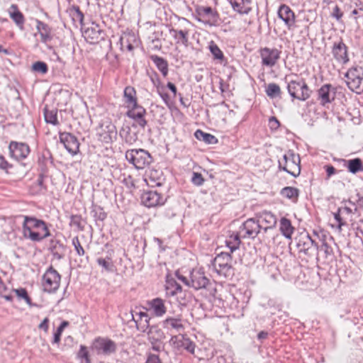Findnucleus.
Returning a JSON list of instances; mask_svg holds the SVG:
<instances>
[{
    "label": "nucleus",
    "instance_id": "f257e3e1",
    "mask_svg": "<svg viewBox=\"0 0 363 363\" xmlns=\"http://www.w3.org/2000/svg\"><path fill=\"white\" fill-rule=\"evenodd\" d=\"M23 218L22 223L23 235L33 242H40L50 236L46 223L33 216H21Z\"/></svg>",
    "mask_w": 363,
    "mask_h": 363
},
{
    "label": "nucleus",
    "instance_id": "f03ea898",
    "mask_svg": "<svg viewBox=\"0 0 363 363\" xmlns=\"http://www.w3.org/2000/svg\"><path fill=\"white\" fill-rule=\"evenodd\" d=\"M287 91L293 99L303 101L309 99L312 93L303 79L289 81L287 82Z\"/></svg>",
    "mask_w": 363,
    "mask_h": 363
},
{
    "label": "nucleus",
    "instance_id": "7ed1b4c3",
    "mask_svg": "<svg viewBox=\"0 0 363 363\" xmlns=\"http://www.w3.org/2000/svg\"><path fill=\"white\" fill-rule=\"evenodd\" d=\"M126 160L138 169H143L152 162L150 154L143 149H133L125 152Z\"/></svg>",
    "mask_w": 363,
    "mask_h": 363
},
{
    "label": "nucleus",
    "instance_id": "20e7f679",
    "mask_svg": "<svg viewBox=\"0 0 363 363\" xmlns=\"http://www.w3.org/2000/svg\"><path fill=\"white\" fill-rule=\"evenodd\" d=\"M347 78L346 83L348 88L356 92L361 94L363 92V67L360 66H354L349 69L345 74Z\"/></svg>",
    "mask_w": 363,
    "mask_h": 363
},
{
    "label": "nucleus",
    "instance_id": "39448f33",
    "mask_svg": "<svg viewBox=\"0 0 363 363\" xmlns=\"http://www.w3.org/2000/svg\"><path fill=\"white\" fill-rule=\"evenodd\" d=\"M232 256L229 252H220L213 259L212 264L220 275L228 277L232 274Z\"/></svg>",
    "mask_w": 363,
    "mask_h": 363
},
{
    "label": "nucleus",
    "instance_id": "423d86ee",
    "mask_svg": "<svg viewBox=\"0 0 363 363\" xmlns=\"http://www.w3.org/2000/svg\"><path fill=\"white\" fill-rule=\"evenodd\" d=\"M60 274L50 266L43 276V290L48 293L55 292L60 287Z\"/></svg>",
    "mask_w": 363,
    "mask_h": 363
},
{
    "label": "nucleus",
    "instance_id": "0eeeda50",
    "mask_svg": "<svg viewBox=\"0 0 363 363\" xmlns=\"http://www.w3.org/2000/svg\"><path fill=\"white\" fill-rule=\"evenodd\" d=\"M262 230V225L255 216V218H248L240 227L239 233H242L243 238L255 239Z\"/></svg>",
    "mask_w": 363,
    "mask_h": 363
},
{
    "label": "nucleus",
    "instance_id": "6e6552de",
    "mask_svg": "<svg viewBox=\"0 0 363 363\" xmlns=\"http://www.w3.org/2000/svg\"><path fill=\"white\" fill-rule=\"evenodd\" d=\"M296 247L300 252L311 256L318 250L317 243L311 238L308 233H301L296 238Z\"/></svg>",
    "mask_w": 363,
    "mask_h": 363
},
{
    "label": "nucleus",
    "instance_id": "1a4fd4ad",
    "mask_svg": "<svg viewBox=\"0 0 363 363\" xmlns=\"http://www.w3.org/2000/svg\"><path fill=\"white\" fill-rule=\"evenodd\" d=\"M196 13L200 16L197 20L210 26H216L218 20V13L210 6H199L196 8Z\"/></svg>",
    "mask_w": 363,
    "mask_h": 363
},
{
    "label": "nucleus",
    "instance_id": "9d476101",
    "mask_svg": "<svg viewBox=\"0 0 363 363\" xmlns=\"http://www.w3.org/2000/svg\"><path fill=\"white\" fill-rule=\"evenodd\" d=\"M93 349L98 354L109 356L116 352L117 346L116 342L110 339L98 337L93 343Z\"/></svg>",
    "mask_w": 363,
    "mask_h": 363
},
{
    "label": "nucleus",
    "instance_id": "9b49d317",
    "mask_svg": "<svg viewBox=\"0 0 363 363\" xmlns=\"http://www.w3.org/2000/svg\"><path fill=\"white\" fill-rule=\"evenodd\" d=\"M284 166L283 170L296 177L301 173L300 158L298 155L289 151L284 155Z\"/></svg>",
    "mask_w": 363,
    "mask_h": 363
},
{
    "label": "nucleus",
    "instance_id": "f8f14e48",
    "mask_svg": "<svg viewBox=\"0 0 363 363\" xmlns=\"http://www.w3.org/2000/svg\"><path fill=\"white\" fill-rule=\"evenodd\" d=\"M281 53V51L277 48H269L267 47L261 48L259 54L262 65L269 67H274L280 58Z\"/></svg>",
    "mask_w": 363,
    "mask_h": 363
},
{
    "label": "nucleus",
    "instance_id": "ddd939ff",
    "mask_svg": "<svg viewBox=\"0 0 363 363\" xmlns=\"http://www.w3.org/2000/svg\"><path fill=\"white\" fill-rule=\"evenodd\" d=\"M210 284L209 279L201 270L193 269L190 273V287L196 290L206 289Z\"/></svg>",
    "mask_w": 363,
    "mask_h": 363
},
{
    "label": "nucleus",
    "instance_id": "4468645a",
    "mask_svg": "<svg viewBox=\"0 0 363 363\" xmlns=\"http://www.w3.org/2000/svg\"><path fill=\"white\" fill-rule=\"evenodd\" d=\"M60 140L72 155H75L79 152V143L74 135L69 133H60Z\"/></svg>",
    "mask_w": 363,
    "mask_h": 363
},
{
    "label": "nucleus",
    "instance_id": "2eb2a0df",
    "mask_svg": "<svg viewBox=\"0 0 363 363\" xmlns=\"http://www.w3.org/2000/svg\"><path fill=\"white\" fill-rule=\"evenodd\" d=\"M336 89L330 84H323L318 90V100L320 104L325 106L335 99Z\"/></svg>",
    "mask_w": 363,
    "mask_h": 363
},
{
    "label": "nucleus",
    "instance_id": "dca6fc26",
    "mask_svg": "<svg viewBox=\"0 0 363 363\" xmlns=\"http://www.w3.org/2000/svg\"><path fill=\"white\" fill-rule=\"evenodd\" d=\"M117 138V130L116 126L111 122L107 124H102L101 132L99 133V139L101 142L110 144Z\"/></svg>",
    "mask_w": 363,
    "mask_h": 363
},
{
    "label": "nucleus",
    "instance_id": "f3484780",
    "mask_svg": "<svg viewBox=\"0 0 363 363\" xmlns=\"http://www.w3.org/2000/svg\"><path fill=\"white\" fill-rule=\"evenodd\" d=\"M128 108L126 116L133 119L140 128H145L147 125V121L144 118L146 113L145 109L138 104H136V106H131Z\"/></svg>",
    "mask_w": 363,
    "mask_h": 363
},
{
    "label": "nucleus",
    "instance_id": "a211bd4d",
    "mask_svg": "<svg viewBox=\"0 0 363 363\" xmlns=\"http://www.w3.org/2000/svg\"><path fill=\"white\" fill-rule=\"evenodd\" d=\"M9 147L11 157L16 160L26 158L30 153V147L26 143L12 141Z\"/></svg>",
    "mask_w": 363,
    "mask_h": 363
},
{
    "label": "nucleus",
    "instance_id": "6ab92c4d",
    "mask_svg": "<svg viewBox=\"0 0 363 363\" xmlns=\"http://www.w3.org/2000/svg\"><path fill=\"white\" fill-rule=\"evenodd\" d=\"M332 54L335 60L340 64L345 65L350 60L347 47L342 40L333 44Z\"/></svg>",
    "mask_w": 363,
    "mask_h": 363
},
{
    "label": "nucleus",
    "instance_id": "aec40b11",
    "mask_svg": "<svg viewBox=\"0 0 363 363\" xmlns=\"http://www.w3.org/2000/svg\"><path fill=\"white\" fill-rule=\"evenodd\" d=\"M170 342L177 349H184L191 354H194L196 345L189 338L184 335H174L170 339Z\"/></svg>",
    "mask_w": 363,
    "mask_h": 363
},
{
    "label": "nucleus",
    "instance_id": "412c9836",
    "mask_svg": "<svg viewBox=\"0 0 363 363\" xmlns=\"http://www.w3.org/2000/svg\"><path fill=\"white\" fill-rule=\"evenodd\" d=\"M256 217L260 225H262L264 232H267L269 229H272L275 227L277 219V217L269 211H262L256 215Z\"/></svg>",
    "mask_w": 363,
    "mask_h": 363
},
{
    "label": "nucleus",
    "instance_id": "4be33fe9",
    "mask_svg": "<svg viewBox=\"0 0 363 363\" xmlns=\"http://www.w3.org/2000/svg\"><path fill=\"white\" fill-rule=\"evenodd\" d=\"M162 327L169 331L181 333L184 330V325L181 315L167 317L162 321Z\"/></svg>",
    "mask_w": 363,
    "mask_h": 363
},
{
    "label": "nucleus",
    "instance_id": "5701e85b",
    "mask_svg": "<svg viewBox=\"0 0 363 363\" xmlns=\"http://www.w3.org/2000/svg\"><path fill=\"white\" fill-rule=\"evenodd\" d=\"M142 203L147 207H155L164 203L163 198L157 191H149L141 196Z\"/></svg>",
    "mask_w": 363,
    "mask_h": 363
},
{
    "label": "nucleus",
    "instance_id": "b1692460",
    "mask_svg": "<svg viewBox=\"0 0 363 363\" xmlns=\"http://www.w3.org/2000/svg\"><path fill=\"white\" fill-rule=\"evenodd\" d=\"M132 320L135 323L137 329L143 333L147 331L150 326V317L145 312H135L131 311Z\"/></svg>",
    "mask_w": 363,
    "mask_h": 363
},
{
    "label": "nucleus",
    "instance_id": "393cba45",
    "mask_svg": "<svg viewBox=\"0 0 363 363\" xmlns=\"http://www.w3.org/2000/svg\"><path fill=\"white\" fill-rule=\"evenodd\" d=\"M120 135L122 138L124 139L126 143L129 145H133L138 139L137 124L133 123L131 126H123L120 130Z\"/></svg>",
    "mask_w": 363,
    "mask_h": 363
},
{
    "label": "nucleus",
    "instance_id": "a878e982",
    "mask_svg": "<svg viewBox=\"0 0 363 363\" xmlns=\"http://www.w3.org/2000/svg\"><path fill=\"white\" fill-rule=\"evenodd\" d=\"M279 17L284 22L289 29L295 24V15L292 10L286 5H281L278 11Z\"/></svg>",
    "mask_w": 363,
    "mask_h": 363
},
{
    "label": "nucleus",
    "instance_id": "bb28decb",
    "mask_svg": "<svg viewBox=\"0 0 363 363\" xmlns=\"http://www.w3.org/2000/svg\"><path fill=\"white\" fill-rule=\"evenodd\" d=\"M84 37L91 43H95L104 38L102 34L103 31L100 29L99 26L92 23L91 26L86 28L84 32Z\"/></svg>",
    "mask_w": 363,
    "mask_h": 363
},
{
    "label": "nucleus",
    "instance_id": "cd10ccee",
    "mask_svg": "<svg viewBox=\"0 0 363 363\" xmlns=\"http://www.w3.org/2000/svg\"><path fill=\"white\" fill-rule=\"evenodd\" d=\"M36 28L40 35V40L43 43H48L52 39V28L45 23L37 20Z\"/></svg>",
    "mask_w": 363,
    "mask_h": 363
},
{
    "label": "nucleus",
    "instance_id": "c85d7f7f",
    "mask_svg": "<svg viewBox=\"0 0 363 363\" xmlns=\"http://www.w3.org/2000/svg\"><path fill=\"white\" fill-rule=\"evenodd\" d=\"M148 329V340L151 345L160 343L164 338V334L163 331L158 326L151 325Z\"/></svg>",
    "mask_w": 363,
    "mask_h": 363
},
{
    "label": "nucleus",
    "instance_id": "c756f323",
    "mask_svg": "<svg viewBox=\"0 0 363 363\" xmlns=\"http://www.w3.org/2000/svg\"><path fill=\"white\" fill-rule=\"evenodd\" d=\"M172 36L176 40V43L182 44L185 47L189 45V31L187 30H177L172 28L169 30Z\"/></svg>",
    "mask_w": 363,
    "mask_h": 363
},
{
    "label": "nucleus",
    "instance_id": "7c9ffc66",
    "mask_svg": "<svg viewBox=\"0 0 363 363\" xmlns=\"http://www.w3.org/2000/svg\"><path fill=\"white\" fill-rule=\"evenodd\" d=\"M10 18L21 29L23 28L25 18L23 14L18 10L16 4H11L9 9Z\"/></svg>",
    "mask_w": 363,
    "mask_h": 363
},
{
    "label": "nucleus",
    "instance_id": "2f4dec72",
    "mask_svg": "<svg viewBox=\"0 0 363 363\" xmlns=\"http://www.w3.org/2000/svg\"><path fill=\"white\" fill-rule=\"evenodd\" d=\"M230 3L234 11L241 14H247L251 11L249 0H230Z\"/></svg>",
    "mask_w": 363,
    "mask_h": 363
},
{
    "label": "nucleus",
    "instance_id": "473e14b6",
    "mask_svg": "<svg viewBox=\"0 0 363 363\" xmlns=\"http://www.w3.org/2000/svg\"><path fill=\"white\" fill-rule=\"evenodd\" d=\"M344 165L347 167L348 171L352 174L363 171V163L360 158H354L352 160H342Z\"/></svg>",
    "mask_w": 363,
    "mask_h": 363
},
{
    "label": "nucleus",
    "instance_id": "72a5a7b5",
    "mask_svg": "<svg viewBox=\"0 0 363 363\" xmlns=\"http://www.w3.org/2000/svg\"><path fill=\"white\" fill-rule=\"evenodd\" d=\"M150 307L156 316H162L166 313V307L162 298H156L149 302Z\"/></svg>",
    "mask_w": 363,
    "mask_h": 363
},
{
    "label": "nucleus",
    "instance_id": "f704fd0d",
    "mask_svg": "<svg viewBox=\"0 0 363 363\" xmlns=\"http://www.w3.org/2000/svg\"><path fill=\"white\" fill-rule=\"evenodd\" d=\"M279 230L281 233L287 239H291L294 228L292 226L291 221L283 217L280 219Z\"/></svg>",
    "mask_w": 363,
    "mask_h": 363
},
{
    "label": "nucleus",
    "instance_id": "c9c22d12",
    "mask_svg": "<svg viewBox=\"0 0 363 363\" xmlns=\"http://www.w3.org/2000/svg\"><path fill=\"white\" fill-rule=\"evenodd\" d=\"M150 58L157 69L161 72L162 75L166 77L169 71L167 61L163 57L157 55H152Z\"/></svg>",
    "mask_w": 363,
    "mask_h": 363
},
{
    "label": "nucleus",
    "instance_id": "e433bc0d",
    "mask_svg": "<svg viewBox=\"0 0 363 363\" xmlns=\"http://www.w3.org/2000/svg\"><path fill=\"white\" fill-rule=\"evenodd\" d=\"M124 98L125 99V104L128 108H130L131 106H136L137 98L136 91L132 86H126L124 89Z\"/></svg>",
    "mask_w": 363,
    "mask_h": 363
},
{
    "label": "nucleus",
    "instance_id": "4c0bfd02",
    "mask_svg": "<svg viewBox=\"0 0 363 363\" xmlns=\"http://www.w3.org/2000/svg\"><path fill=\"white\" fill-rule=\"evenodd\" d=\"M194 135L196 139L203 141L206 144H216L218 142L217 138L214 135L205 133L201 130H197L195 132Z\"/></svg>",
    "mask_w": 363,
    "mask_h": 363
},
{
    "label": "nucleus",
    "instance_id": "58836bf2",
    "mask_svg": "<svg viewBox=\"0 0 363 363\" xmlns=\"http://www.w3.org/2000/svg\"><path fill=\"white\" fill-rule=\"evenodd\" d=\"M57 110L56 108H52L49 110L47 106L44 108V118L45 121L47 123H50L54 125H57L59 124L57 120Z\"/></svg>",
    "mask_w": 363,
    "mask_h": 363
},
{
    "label": "nucleus",
    "instance_id": "ea45409f",
    "mask_svg": "<svg viewBox=\"0 0 363 363\" xmlns=\"http://www.w3.org/2000/svg\"><path fill=\"white\" fill-rule=\"evenodd\" d=\"M283 197L291 200H297L299 196V190L292 186H286L283 188L280 192Z\"/></svg>",
    "mask_w": 363,
    "mask_h": 363
},
{
    "label": "nucleus",
    "instance_id": "a19ab883",
    "mask_svg": "<svg viewBox=\"0 0 363 363\" xmlns=\"http://www.w3.org/2000/svg\"><path fill=\"white\" fill-rule=\"evenodd\" d=\"M166 291L167 294L174 296L182 291V286L173 279H168L166 284Z\"/></svg>",
    "mask_w": 363,
    "mask_h": 363
},
{
    "label": "nucleus",
    "instance_id": "79ce46f5",
    "mask_svg": "<svg viewBox=\"0 0 363 363\" xmlns=\"http://www.w3.org/2000/svg\"><path fill=\"white\" fill-rule=\"evenodd\" d=\"M266 94L271 98L281 97V91L279 86L275 83H269L266 87Z\"/></svg>",
    "mask_w": 363,
    "mask_h": 363
},
{
    "label": "nucleus",
    "instance_id": "37998d69",
    "mask_svg": "<svg viewBox=\"0 0 363 363\" xmlns=\"http://www.w3.org/2000/svg\"><path fill=\"white\" fill-rule=\"evenodd\" d=\"M69 14L74 21L79 22L80 24L82 23L84 20V14L80 11L78 6H72L69 9Z\"/></svg>",
    "mask_w": 363,
    "mask_h": 363
},
{
    "label": "nucleus",
    "instance_id": "c03bdc74",
    "mask_svg": "<svg viewBox=\"0 0 363 363\" xmlns=\"http://www.w3.org/2000/svg\"><path fill=\"white\" fill-rule=\"evenodd\" d=\"M208 48L214 59L220 61L224 60V55L223 52L213 41L210 43Z\"/></svg>",
    "mask_w": 363,
    "mask_h": 363
},
{
    "label": "nucleus",
    "instance_id": "a18cd8bd",
    "mask_svg": "<svg viewBox=\"0 0 363 363\" xmlns=\"http://www.w3.org/2000/svg\"><path fill=\"white\" fill-rule=\"evenodd\" d=\"M77 358L81 359V363H91L89 351L86 346L81 345L79 352H77Z\"/></svg>",
    "mask_w": 363,
    "mask_h": 363
},
{
    "label": "nucleus",
    "instance_id": "49530a36",
    "mask_svg": "<svg viewBox=\"0 0 363 363\" xmlns=\"http://www.w3.org/2000/svg\"><path fill=\"white\" fill-rule=\"evenodd\" d=\"M98 264L103 267L104 270L106 272H113V264L111 260V258L107 257V259L99 257L96 259Z\"/></svg>",
    "mask_w": 363,
    "mask_h": 363
},
{
    "label": "nucleus",
    "instance_id": "de8ad7c7",
    "mask_svg": "<svg viewBox=\"0 0 363 363\" xmlns=\"http://www.w3.org/2000/svg\"><path fill=\"white\" fill-rule=\"evenodd\" d=\"M32 69L33 71L40 74H45L48 71V67L45 62L42 61H37L33 64Z\"/></svg>",
    "mask_w": 363,
    "mask_h": 363
},
{
    "label": "nucleus",
    "instance_id": "09e8293b",
    "mask_svg": "<svg viewBox=\"0 0 363 363\" xmlns=\"http://www.w3.org/2000/svg\"><path fill=\"white\" fill-rule=\"evenodd\" d=\"M150 179L155 183V186H160L163 184L164 179L162 177V173L154 170L150 172Z\"/></svg>",
    "mask_w": 363,
    "mask_h": 363
},
{
    "label": "nucleus",
    "instance_id": "8fccbe9b",
    "mask_svg": "<svg viewBox=\"0 0 363 363\" xmlns=\"http://www.w3.org/2000/svg\"><path fill=\"white\" fill-rule=\"evenodd\" d=\"M14 291L18 298L24 299L26 303L31 305V299L29 297L26 289L20 288L15 289Z\"/></svg>",
    "mask_w": 363,
    "mask_h": 363
},
{
    "label": "nucleus",
    "instance_id": "3c124183",
    "mask_svg": "<svg viewBox=\"0 0 363 363\" xmlns=\"http://www.w3.org/2000/svg\"><path fill=\"white\" fill-rule=\"evenodd\" d=\"M339 209L345 221H347V219L351 218L352 215L357 211V208H354V209L352 210L351 208L347 206L340 207Z\"/></svg>",
    "mask_w": 363,
    "mask_h": 363
},
{
    "label": "nucleus",
    "instance_id": "603ef678",
    "mask_svg": "<svg viewBox=\"0 0 363 363\" xmlns=\"http://www.w3.org/2000/svg\"><path fill=\"white\" fill-rule=\"evenodd\" d=\"M335 220L337 222V228L339 231L342 230V227L347 225V221L345 220L342 215L340 212L338 208L337 212L333 213Z\"/></svg>",
    "mask_w": 363,
    "mask_h": 363
},
{
    "label": "nucleus",
    "instance_id": "864d4df0",
    "mask_svg": "<svg viewBox=\"0 0 363 363\" xmlns=\"http://www.w3.org/2000/svg\"><path fill=\"white\" fill-rule=\"evenodd\" d=\"M65 250V246L57 240H51L49 245V250L52 252Z\"/></svg>",
    "mask_w": 363,
    "mask_h": 363
},
{
    "label": "nucleus",
    "instance_id": "5fc2aeb1",
    "mask_svg": "<svg viewBox=\"0 0 363 363\" xmlns=\"http://www.w3.org/2000/svg\"><path fill=\"white\" fill-rule=\"evenodd\" d=\"M70 225L76 226L78 229L82 230L84 226L82 225V216L79 215L71 216Z\"/></svg>",
    "mask_w": 363,
    "mask_h": 363
},
{
    "label": "nucleus",
    "instance_id": "6e6d98bb",
    "mask_svg": "<svg viewBox=\"0 0 363 363\" xmlns=\"http://www.w3.org/2000/svg\"><path fill=\"white\" fill-rule=\"evenodd\" d=\"M191 182L196 186H200L203 185L204 179L201 173L194 172L191 179Z\"/></svg>",
    "mask_w": 363,
    "mask_h": 363
},
{
    "label": "nucleus",
    "instance_id": "4d7b16f0",
    "mask_svg": "<svg viewBox=\"0 0 363 363\" xmlns=\"http://www.w3.org/2000/svg\"><path fill=\"white\" fill-rule=\"evenodd\" d=\"M72 245H74L78 255L82 256L84 255V250L81 245L78 237H74L72 238Z\"/></svg>",
    "mask_w": 363,
    "mask_h": 363
},
{
    "label": "nucleus",
    "instance_id": "13d9d810",
    "mask_svg": "<svg viewBox=\"0 0 363 363\" xmlns=\"http://www.w3.org/2000/svg\"><path fill=\"white\" fill-rule=\"evenodd\" d=\"M280 125L279 121L274 116H272L269 119V126L272 130H277Z\"/></svg>",
    "mask_w": 363,
    "mask_h": 363
},
{
    "label": "nucleus",
    "instance_id": "bf43d9fd",
    "mask_svg": "<svg viewBox=\"0 0 363 363\" xmlns=\"http://www.w3.org/2000/svg\"><path fill=\"white\" fill-rule=\"evenodd\" d=\"M62 331L63 330L59 327L57 328L56 331L54 333V337L52 342V344H58L60 342Z\"/></svg>",
    "mask_w": 363,
    "mask_h": 363
},
{
    "label": "nucleus",
    "instance_id": "052dcab7",
    "mask_svg": "<svg viewBox=\"0 0 363 363\" xmlns=\"http://www.w3.org/2000/svg\"><path fill=\"white\" fill-rule=\"evenodd\" d=\"M175 276L177 278L182 281L185 285L190 287V278L188 279L186 277L181 274L178 271L176 272Z\"/></svg>",
    "mask_w": 363,
    "mask_h": 363
},
{
    "label": "nucleus",
    "instance_id": "680f3d73",
    "mask_svg": "<svg viewBox=\"0 0 363 363\" xmlns=\"http://www.w3.org/2000/svg\"><path fill=\"white\" fill-rule=\"evenodd\" d=\"M332 16L335 18L337 21H340L343 16V13L340 11L338 6H335L333 9Z\"/></svg>",
    "mask_w": 363,
    "mask_h": 363
},
{
    "label": "nucleus",
    "instance_id": "e2e57ef3",
    "mask_svg": "<svg viewBox=\"0 0 363 363\" xmlns=\"http://www.w3.org/2000/svg\"><path fill=\"white\" fill-rule=\"evenodd\" d=\"M145 363H162L159 356L157 354H150Z\"/></svg>",
    "mask_w": 363,
    "mask_h": 363
},
{
    "label": "nucleus",
    "instance_id": "0e129e2a",
    "mask_svg": "<svg viewBox=\"0 0 363 363\" xmlns=\"http://www.w3.org/2000/svg\"><path fill=\"white\" fill-rule=\"evenodd\" d=\"M320 250L324 251L326 257L329 255H331L333 251L332 248L326 242L323 243V245L320 247Z\"/></svg>",
    "mask_w": 363,
    "mask_h": 363
},
{
    "label": "nucleus",
    "instance_id": "69168bd1",
    "mask_svg": "<svg viewBox=\"0 0 363 363\" xmlns=\"http://www.w3.org/2000/svg\"><path fill=\"white\" fill-rule=\"evenodd\" d=\"M324 168L326 171L328 178L330 177L336 172L335 168L332 165H325Z\"/></svg>",
    "mask_w": 363,
    "mask_h": 363
},
{
    "label": "nucleus",
    "instance_id": "338daca9",
    "mask_svg": "<svg viewBox=\"0 0 363 363\" xmlns=\"http://www.w3.org/2000/svg\"><path fill=\"white\" fill-rule=\"evenodd\" d=\"M48 323H49V318H45L44 320L40 323L38 328L41 330H43L45 332H48Z\"/></svg>",
    "mask_w": 363,
    "mask_h": 363
},
{
    "label": "nucleus",
    "instance_id": "774afa93",
    "mask_svg": "<svg viewBox=\"0 0 363 363\" xmlns=\"http://www.w3.org/2000/svg\"><path fill=\"white\" fill-rule=\"evenodd\" d=\"M167 86L172 91L174 97H175L177 95V89L176 86L172 82H168Z\"/></svg>",
    "mask_w": 363,
    "mask_h": 363
}]
</instances>
